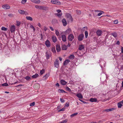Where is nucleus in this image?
<instances>
[{"label":"nucleus","instance_id":"obj_64","mask_svg":"<svg viewBox=\"0 0 123 123\" xmlns=\"http://www.w3.org/2000/svg\"><path fill=\"white\" fill-rule=\"evenodd\" d=\"M59 60L60 61H61L62 60V58H61V57H59Z\"/></svg>","mask_w":123,"mask_h":123},{"label":"nucleus","instance_id":"obj_5","mask_svg":"<svg viewBox=\"0 0 123 123\" xmlns=\"http://www.w3.org/2000/svg\"><path fill=\"white\" fill-rule=\"evenodd\" d=\"M84 36V35L83 34H81L79 35L78 37V40L80 41H82L83 39Z\"/></svg>","mask_w":123,"mask_h":123},{"label":"nucleus","instance_id":"obj_8","mask_svg":"<svg viewBox=\"0 0 123 123\" xmlns=\"http://www.w3.org/2000/svg\"><path fill=\"white\" fill-rule=\"evenodd\" d=\"M71 29L70 28H68L64 32V33L66 34H68L71 33Z\"/></svg>","mask_w":123,"mask_h":123},{"label":"nucleus","instance_id":"obj_30","mask_svg":"<svg viewBox=\"0 0 123 123\" xmlns=\"http://www.w3.org/2000/svg\"><path fill=\"white\" fill-rule=\"evenodd\" d=\"M46 58L48 59L50 57V55L48 54L47 52L46 53Z\"/></svg>","mask_w":123,"mask_h":123},{"label":"nucleus","instance_id":"obj_56","mask_svg":"<svg viewBox=\"0 0 123 123\" xmlns=\"http://www.w3.org/2000/svg\"><path fill=\"white\" fill-rule=\"evenodd\" d=\"M61 102L62 103H63L64 102V100L63 99L60 98V99Z\"/></svg>","mask_w":123,"mask_h":123},{"label":"nucleus","instance_id":"obj_7","mask_svg":"<svg viewBox=\"0 0 123 123\" xmlns=\"http://www.w3.org/2000/svg\"><path fill=\"white\" fill-rule=\"evenodd\" d=\"M61 37L62 40L64 42L66 41L67 39L66 35H61Z\"/></svg>","mask_w":123,"mask_h":123},{"label":"nucleus","instance_id":"obj_35","mask_svg":"<svg viewBox=\"0 0 123 123\" xmlns=\"http://www.w3.org/2000/svg\"><path fill=\"white\" fill-rule=\"evenodd\" d=\"M74 57V55H70L69 57V58L71 59H73Z\"/></svg>","mask_w":123,"mask_h":123},{"label":"nucleus","instance_id":"obj_45","mask_svg":"<svg viewBox=\"0 0 123 123\" xmlns=\"http://www.w3.org/2000/svg\"><path fill=\"white\" fill-rule=\"evenodd\" d=\"M2 85L3 86H8V85L7 83H5L4 84H2Z\"/></svg>","mask_w":123,"mask_h":123},{"label":"nucleus","instance_id":"obj_29","mask_svg":"<svg viewBox=\"0 0 123 123\" xmlns=\"http://www.w3.org/2000/svg\"><path fill=\"white\" fill-rule=\"evenodd\" d=\"M114 109L113 108H111L109 109H108L106 110H105L104 111H105L106 112H108L110 111H111L113 110Z\"/></svg>","mask_w":123,"mask_h":123},{"label":"nucleus","instance_id":"obj_15","mask_svg":"<svg viewBox=\"0 0 123 123\" xmlns=\"http://www.w3.org/2000/svg\"><path fill=\"white\" fill-rule=\"evenodd\" d=\"M56 49L57 52H60L61 49V47L60 45L59 44H57L56 46Z\"/></svg>","mask_w":123,"mask_h":123},{"label":"nucleus","instance_id":"obj_32","mask_svg":"<svg viewBox=\"0 0 123 123\" xmlns=\"http://www.w3.org/2000/svg\"><path fill=\"white\" fill-rule=\"evenodd\" d=\"M55 30V34L58 37L60 35V33L58 31Z\"/></svg>","mask_w":123,"mask_h":123},{"label":"nucleus","instance_id":"obj_38","mask_svg":"<svg viewBox=\"0 0 123 123\" xmlns=\"http://www.w3.org/2000/svg\"><path fill=\"white\" fill-rule=\"evenodd\" d=\"M45 72V70L44 69H43L40 71V74L41 75L43 74Z\"/></svg>","mask_w":123,"mask_h":123},{"label":"nucleus","instance_id":"obj_31","mask_svg":"<svg viewBox=\"0 0 123 123\" xmlns=\"http://www.w3.org/2000/svg\"><path fill=\"white\" fill-rule=\"evenodd\" d=\"M111 35L114 37H116L117 36V34L116 32H114L111 34Z\"/></svg>","mask_w":123,"mask_h":123},{"label":"nucleus","instance_id":"obj_61","mask_svg":"<svg viewBox=\"0 0 123 123\" xmlns=\"http://www.w3.org/2000/svg\"><path fill=\"white\" fill-rule=\"evenodd\" d=\"M57 11L58 13H59L61 12V10H57Z\"/></svg>","mask_w":123,"mask_h":123},{"label":"nucleus","instance_id":"obj_49","mask_svg":"<svg viewBox=\"0 0 123 123\" xmlns=\"http://www.w3.org/2000/svg\"><path fill=\"white\" fill-rule=\"evenodd\" d=\"M65 109L64 108H63L62 109H60L58 110V112H60L61 111H64L65 110Z\"/></svg>","mask_w":123,"mask_h":123},{"label":"nucleus","instance_id":"obj_24","mask_svg":"<svg viewBox=\"0 0 123 123\" xmlns=\"http://www.w3.org/2000/svg\"><path fill=\"white\" fill-rule=\"evenodd\" d=\"M70 62V60L68 59L66 60L64 62V65H67Z\"/></svg>","mask_w":123,"mask_h":123},{"label":"nucleus","instance_id":"obj_18","mask_svg":"<svg viewBox=\"0 0 123 123\" xmlns=\"http://www.w3.org/2000/svg\"><path fill=\"white\" fill-rule=\"evenodd\" d=\"M62 22L64 26H65L67 25V22L65 18L63 19L62 20Z\"/></svg>","mask_w":123,"mask_h":123},{"label":"nucleus","instance_id":"obj_6","mask_svg":"<svg viewBox=\"0 0 123 123\" xmlns=\"http://www.w3.org/2000/svg\"><path fill=\"white\" fill-rule=\"evenodd\" d=\"M45 44L47 47H49L50 46V43L48 40H47L45 41Z\"/></svg>","mask_w":123,"mask_h":123},{"label":"nucleus","instance_id":"obj_22","mask_svg":"<svg viewBox=\"0 0 123 123\" xmlns=\"http://www.w3.org/2000/svg\"><path fill=\"white\" fill-rule=\"evenodd\" d=\"M18 12L21 14H24V10L19 9L18 10Z\"/></svg>","mask_w":123,"mask_h":123},{"label":"nucleus","instance_id":"obj_54","mask_svg":"<svg viewBox=\"0 0 123 123\" xmlns=\"http://www.w3.org/2000/svg\"><path fill=\"white\" fill-rule=\"evenodd\" d=\"M24 14H25V15H29V13L26 11H24Z\"/></svg>","mask_w":123,"mask_h":123},{"label":"nucleus","instance_id":"obj_44","mask_svg":"<svg viewBox=\"0 0 123 123\" xmlns=\"http://www.w3.org/2000/svg\"><path fill=\"white\" fill-rule=\"evenodd\" d=\"M30 28H31L33 30V31H35V30L36 29L32 25H31L30 26Z\"/></svg>","mask_w":123,"mask_h":123},{"label":"nucleus","instance_id":"obj_34","mask_svg":"<svg viewBox=\"0 0 123 123\" xmlns=\"http://www.w3.org/2000/svg\"><path fill=\"white\" fill-rule=\"evenodd\" d=\"M1 29L2 30L4 31H6L8 30L7 28H5L4 27H2Z\"/></svg>","mask_w":123,"mask_h":123},{"label":"nucleus","instance_id":"obj_43","mask_svg":"<svg viewBox=\"0 0 123 123\" xmlns=\"http://www.w3.org/2000/svg\"><path fill=\"white\" fill-rule=\"evenodd\" d=\"M66 89L68 91L70 92L71 91V90L68 87H66Z\"/></svg>","mask_w":123,"mask_h":123},{"label":"nucleus","instance_id":"obj_40","mask_svg":"<svg viewBox=\"0 0 123 123\" xmlns=\"http://www.w3.org/2000/svg\"><path fill=\"white\" fill-rule=\"evenodd\" d=\"M85 37L86 38H87V37L88 36V33L86 31L85 32Z\"/></svg>","mask_w":123,"mask_h":123},{"label":"nucleus","instance_id":"obj_48","mask_svg":"<svg viewBox=\"0 0 123 123\" xmlns=\"http://www.w3.org/2000/svg\"><path fill=\"white\" fill-rule=\"evenodd\" d=\"M16 25L17 26H19V25L20 24V22L18 21H16Z\"/></svg>","mask_w":123,"mask_h":123},{"label":"nucleus","instance_id":"obj_14","mask_svg":"<svg viewBox=\"0 0 123 123\" xmlns=\"http://www.w3.org/2000/svg\"><path fill=\"white\" fill-rule=\"evenodd\" d=\"M65 16L68 19H71L72 18L71 15L69 13H66L65 15Z\"/></svg>","mask_w":123,"mask_h":123},{"label":"nucleus","instance_id":"obj_42","mask_svg":"<svg viewBox=\"0 0 123 123\" xmlns=\"http://www.w3.org/2000/svg\"><path fill=\"white\" fill-rule=\"evenodd\" d=\"M69 106V104L68 103H66L65 104V108L68 107Z\"/></svg>","mask_w":123,"mask_h":123},{"label":"nucleus","instance_id":"obj_4","mask_svg":"<svg viewBox=\"0 0 123 123\" xmlns=\"http://www.w3.org/2000/svg\"><path fill=\"white\" fill-rule=\"evenodd\" d=\"M74 38V36L72 34H70L69 35L68 37V39L70 41H72Z\"/></svg>","mask_w":123,"mask_h":123},{"label":"nucleus","instance_id":"obj_62","mask_svg":"<svg viewBox=\"0 0 123 123\" xmlns=\"http://www.w3.org/2000/svg\"><path fill=\"white\" fill-rule=\"evenodd\" d=\"M117 44L119 45L120 44V42L119 41H117Z\"/></svg>","mask_w":123,"mask_h":123},{"label":"nucleus","instance_id":"obj_9","mask_svg":"<svg viewBox=\"0 0 123 123\" xmlns=\"http://www.w3.org/2000/svg\"><path fill=\"white\" fill-rule=\"evenodd\" d=\"M49 73H47L44 76L43 78V80H46L49 77Z\"/></svg>","mask_w":123,"mask_h":123},{"label":"nucleus","instance_id":"obj_55","mask_svg":"<svg viewBox=\"0 0 123 123\" xmlns=\"http://www.w3.org/2000/svg\"><path fill=\"white\" fill-rule=\"evenodd\" d=\"M8 16H9V17H13V15L12 14H9L8 15Z\"/></svg>","mask_w":123,"mask_h":123},{"label":"nucleus","instance_id":"obj_25","mask_svg":"<svg viewBox=\"0 0 123 123\" xmlns=\"http://www.w3.org/2000/svg\"><path fill=\"white\" fill-rule=\"evenodd\" d=\"M26 19L30 21H32L33 20L32 18L30 16H27L26 17Z\"/></svg>","mask_w":123,"mask_h":123},{"label":"nucleus","instance_id":"obj_37","mask_svg":"<svg viewBox=\"0 0 123 123\" xmlns=\"http://www.w3.org/2000/svg\"><path fill=\"white\" fill-rule=\"evenodd\" d=\"M51 51L54 53H55L56 52V51L54 47H52V48Z\"/></svg>","mask_w":123,"mask_h":123},{"label":"nucleus","instance_id":"obj_12","mask_svg":"<svg viewBox=\"0 0 123 123\" xmlns=\"http://www.w3.org/2000/svg\"><path fill=\"white\" fill-rule=\"evenodd\" d=\"M123 100L117 104L118 107V108H120L123 106Z\"/></svg>","mask_w":123,"mask_h":123},{"label":"nucleus","instance_id":"obj_39","mask_svg":"<svg viewBox=\"0 0 123 123\" xmlns=\"http://www.w3.org/2000/svg\"><path fill=\"white\" fill-rule=\"evenodd\" d=\"M100 12L98 14V16H100L103 14V13H104V12L103 11H100Z\"/></svg>","mask_w":123,"mask_h":123},{"label":"nucleus","instance_id":"obj_21","mask_svg":"<svg viewBox=\"0 0 123 123\" xmlns=\"http://www.w3.org/2000/svg\"><path fill=\"white\" fill-rule=\"evenodd\" d=\"M60 82L61 84L63 85H65L67 83V82H66L63 80H61L60 81Z\"/></svg>","mask_w":123,"mask_h":123},{"label":"nucleus","instance_id":"obj_26","mask_svg":"<svg viewBox=\"0 0 123 123\" xmlns=\"http://www.w3.org/2000/svg\"><path fill=\"white\" fill-rule=\"evenodd\" d=\"M62 49L63 50H66L67 49V46L65 45H63L62 46Z\"/></svg>","mask_w":123,"mask_h":123},{"label":"nucleus","instance_id":"obj_27","mask_svg":"<svg viewBox=\"0 0 123 123\" xmlns=\"http://www.w3.org/2000/svg\"><path fill=\"white\" fill-rule=\"evenodd\" d=\"M39 76V75L37 74H36L32 76V77L33 78H36Z\"/></svg>","mask_w":123,"mask_h":123},{"label":"nucleus","instance_id":"obj_13","mask_svg":"<svg viewBox=\"0 0 123 123\" xmlns=\"http://www.w3.org/2000/svg\"><path fill=\"white\" fill-rule=\"evenodd\" d=\"M35 7L38 9L42 10L43 9L44 7L43 6L36 5L35 6Z\"/></svg>","mask_w":123,"mask_h":123},{"label":"nucleus","instance_id":"obj_19","mask_svg":"<svg viewBox=\"0 0 123 123\" xmlns=\"http://www.w3.org/2000/svg\"><path fill=\"white\" fill-rule=\"evenodd\" d=\"M76 96L80 99H82L83 98V96L80 93H78L77 94Z\"/></svg>","mask_w":123,"mask_h":123},{"label":"nucleus","instance_id":"obj_33","mask_svg":"<svg viewBox=\"0 0 123 123\" xmlns=\"http://www.w3.org/2000/svg\"><path fill=\"white\" fill-rule=\"evenodd\" d=\"M68 121L67 119H65L61 122H59L58 123H66Z\"/></svg>","mask_w":123,"mask_h":123},{"label":"nucleus","instance_id":"obj_57","mask_svg":"<svg viewBox=\"0 0 123 123\" xmlns=\"http://www.w3.org/2000/svg\"><path fill=\"white\" fill-rule=\"evenodd\" d=\"M37 25L40 28H41V24L40 23H38V24H37Z\"/></svg>","mask_w":123,"mask_h":123},{"label":"nucleus","instance_id":"obj_10","mask_svg":"<svg viewBox=\"0 0 123 123\" xmlns=\"http://www.w3.org/2000/svg\"><path fill=\"white\" fill-rule=\"evenodd\" d=\"M102 33V31L100 30H98L96 32L97 35L98 36H101Z\"/></svg>","mask_w":123,"mask_h":123},{"label":"nucleus","instance_id":"obj_51","mask_svg":"<svg viewBox=\"0 0 123 123\" xmlns=\"http://www.w3.org/2000/svg\"><path fill=\"white\" fill-rule=\"evenodd\" d=\"M118 23V21L117 20H116L114 21V23L115 24H117Z\"/></svg>","mask_w":123,"mask_h":123},{"label":"nucleus","instance_id":"obj_60","mask_svg":"<svg viewBox=\"0 0 123 123\" xmlns=\"http://www.w3.org/2000/svg\"><path fill=\"white\" fill-rule=\"evenodd\" d=\"M49 28H50V29L52 31H54V29H53V28L52 27H51V26H50V27H49Z\"/></svg>","mask_w":123,"mask_h":123},{"label":"nucleus","instance_id":"obj_58","mask_svg":"<svg viewBox=\"0 0 123 123\" xmlns=\"http://www.w3.org/2000/svg\"><path fill=\"white\" fill-rule=\"evenodd\" d=\"M43 29L44 31H46L47 30V28L45 26H44V27Z\"/></svg>","mask_w":123,"mask_h":123},{"label":"nucleus","instance_id":"obj_23","mask_svg":"<svg viewBox=\"0 0 123 123\" xmlns=\"http://www.w3.org/2000/svg\"><path fill=\"white\" fill-rule=\"evenodd\" d=\"M89 101L92 102H96L97 101V99L96 98H91L90 99Z\"/></svg>","mask_w":123,"mask_h":123},{"label":"nucleus","instance_id":"obj_11","mask_svg":"<svg viewBox=\"0 0 123 123\" xmlns=\"http://www.w3.org/2000/svg\"><path fill=\"white\" fill-rule=\"evenodd\" d=\"M54 65L55 67L58 68L59 67V61L58 60H56L54 63Z\"/></svg>","mask_w":123,"mask_h":123},{"label":"nucleus","instance_id":"obj_2","mask_svg":"<svg viewBox=\"0 0 123 123\" xmlns=\"http://www.w3.org/2000/svg\"><path fill=\"white\" fill-rule=\"evenodd\" d=\"M10 29L11 33L14 32L15 31L16 27L14 25H11L10 28Z\"/></svg>","mask_w":123,"mask_h":123},{"label":"nucleus","instance_id":"obj_41","mask_svg":"<svg viewBox=\"0 0 123 123\" xmlns=\"http://www.w3.org/2000/svg\"><path fill=\"white\" fill-rule=\"evenodd\" d=\"M78 114V113H74V114H72L70 115V117H73L74 116H75L77 115Z\"/></svg>","mask_w":123,"mask_h":123},{"label":"nucleus","instance_id":"obj_1","mask_svg":"<svg viewBox=\"0 0 123 123\" xmlns=\"http://www.w3.org/2000/svg\"><path fill=\"white\" fill-rule=\"evenodd\" d=\"M51 2L52 3L54 4L60 5L61 4L60 2L57 0H51Z\"/></svg>","mask_w":123,"mask_h":123},{"label":"nucleus","instance_id":"obj_50","mask_svg":"<svg viewBox=\"0 0 123 123\" xmlns=\"http://www.w3.org/2000/svg\"><path fill=\"white\" fill-rule=\"evenodd\" d=\"M56 15L59 17H61L62 15V13H57L56 14Z\"/></svg>","mask_w":123,"mask_h":123},{"label":"nucleus","instance_id":"obj_63","mask_svg":"<svg viewBox=\"0 0 123 123\" xmlns=\"http://www.w3.org/2000/svg\"><path fill=\"white\" fill-rule=\"evenodd\" d=\"M56 85L57 86H59V85L58 83H57L56 84Z\"/></svg>","mask_w":123,"mask_h":123},{"label":"nucleus","instance_id":"obj_47","mask_svg":"<svg viewBox=\"0 0 123 123\" xmlns=\"http://www.w3.org/2000/svg\"><path fill=\"white\" fill-rule=\"evenodd\" d=\"M25 79L27 80H28L31 79V78L29 76H27L25 78Z\"/></svg>","mask_w":123,"mask_h":123},{"label":"nucleus","instance_id":"obj_53","mask_svg":"<svg viewBox=\"0 0 123 123\" xmlns=\"http://www.w3.org/2000/svg\"><path fill=\"white\" fill-rule=\"evenodd\" d=\"M77 13L78 14H80L81 13V11L79 10H78L77 11Z\"/></svg>","mask_w":123,"mask_h":123},{"label":"nucleus","instance_id":"obj_59","mask_svg":"<svg viewBox=\"0 0 123 123\" xmlns=\"http://www.w3.org/2000/svg\"><path fill=\"white\" fill-rule=\"evenodd\" d=\"M121 52L122 53H123V47H121Z\"/></svg>","mask_w":123,"mask_h":123},{"label":"nucleus","instance_id":"obj_3","mask_svg":"<svg viewBox=\"0 0 123 123\" xmlns=\"http://www.w3.org/2000/svg\"><path fill=\"white\" fill-rule=\"evenodd\" d=\"M2 7L3 9H9L10 7V6L7 4H6L2 5Z\"/></svg>","mask_w":123,"mask_h":123},{"label":"nucleus","instance_id":"obj_52","mask_svg":"<svg viewBox=\"0 0 123 123\" xmlns=\"http://www.w3.org/2000/svg\"><path fill=\"white\" fill-rule=\"evenodd\" d=\"M35 105V102H33L32 103L30 104V106H33Z\"/></svg>","mask_w":123,"mask_h":123},{"label":"nucleus","instance_id":"obj_16","mask_svg":"<svg viewBox=\"0 0 123 123\" xmlns=\"http://www.w3.org/2000/svg\"><path fill=\"white\" fill-rule=\"evenodd\" d=\"M32 2L36 4H39L40 3V0H30Z\"/></svg>","mask_w":123,"mask_h":123},{"label":"nucleus","instance_id":"obj_36","mask_svg":"<svg viewBox=\"0 0 123 123\" xmlns=\"http://www.w3.org/2000/svg\"><path fill=\"white\" fill-rule=\"evenodd\" d=\"M58 91L60 93L66 92L64 90L62 89H59L58 90Z\"/></svg>","mask_w":123,"mask_h":123},{"label":"nucleus","instance_id":"obj_20","mask_svg":"<svg viewBox=\"0 0 123 123\" xmlns=\"http://www.w3.org/2000/svg\"><path fill=\"white\" fill-rule=\"evenodd\" d=\"M84 45H79V49L80 50H81L84 49Z\"/></svg>","mask_w":123,"mask_h":123},{"label":"nucleus","instance_id":"obj_28","mask_svg":"<svg viewBox=\"0 0 123 123\" xmlns=\"http://www.w3.org/2000/svg\"><path fill=\"white\" fill-rule=\"evenodd\" d=\"M87 29V27L86 26L83 27L81 30V31L82 32H83L84 31H86Z\"/></svg>","mask_w":123,"mask_h":123},{"label":"nucleus","instance_id":"obj_46","mask_svg":"<svg viewBox=\"0 0 123 123\" xmlns=\"http://www.w3.org/2000/svg\"><path fill=\"white\" fill-rule=\"evenodd\" d=\"M27 0H22L21 3L22 4L25 3L26 2Z\"/></svg>","mask_w":123,"mask_h":123},{"label":"nucleus","instance_id":"obj_17","mask_svg":"<svg viewBox=\"0 0 123 123\" xmlns=\"http://www.w3.org/2000/svg\"><path fill=\"white\" fill-rule=\"evenodd\" d=\"M52 39L54 43H55L57 41V38L55 36H53L52 37Z\"/></svg>","mask_w":123,"mask_h":123}]
</instances>
